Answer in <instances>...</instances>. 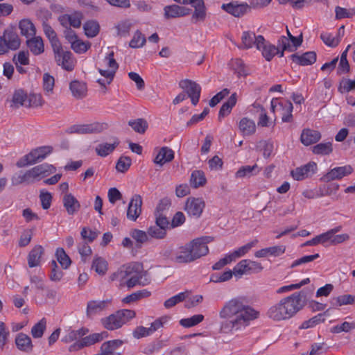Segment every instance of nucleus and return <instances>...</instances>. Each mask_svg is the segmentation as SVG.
Segmentation results:
<instances>
[{"mask_svg": "<svg viewBox=\"0 0 355 355\" xmlns=\"http://www.w3.org/2000/svg\"><path fill=\"white\" fill-rule=\"evenodd\" d=\"M223 321L220 332L232 334L250 326L252 321L258 319L260 312L248 304L246 297L237 296L225 302L218 313Z\"/></svg>", "mask_w": 355, "mask_h": 355, "instance_id": "obj_1", "label": "nucleus"}, {"mask_svg": "<svg viewBox=\"0 0 355 355\" xmlns=\"http://www.w3.org/2000/svg\"><path fill=\"white\" fill-rule=\"evenodd\" d=\"M306 301V296L303 291L295 292L270 306L266 314L275 321L288 320L303 309Z\"/></svg>", "mask_w": 355, "mask_h": 355, "instance_id": "obj_2", "label": "nucleus"}, {"mask_svg": "<svg viewBox=\"0 0 355 355\" xmlns=\"http://www.w3.org/2000/svg\"><path fill=\"white\" fill-rule=\"evenodd\" d=\"M111 281H119L128 278L126 286L131 288L136 285L146 286L150 284V279L147 277V272L144 270L143 264L139 262L130 263L123 266L117 271L110 275Z\"/></svg>", "mask_w": 355, "mask_h": 355, "instance_id": "obj_3", "label": "nucleus"}, {"mask_svg": "<svg viewBox=\"0 0 355 355\" xmlns=\"http://www.w3.org/2000/svg\"><path fill=\"white\" fill-rule=\"evenodd\" d=\"M53 151V148L44 146L31 150L29 153L20 158L16 163L18 168L33 165L44 159Z\"/></svg>", "mask_w": 355, "mask_h": 355, "instance_id": "obj_4", "label": "nucleus"}, {"mask_svg": "<svg viewBox=\"0 0 355 355\" xmlns=\"http://www.w3.org/2000/svg\"><path fill=\"white\" fill-rule=\"evenodd\" d=\"M270 107L272 112H279L280 114L283 122L290 123L293 121V106L290 101L282 98H273L270 101Z\"/></svg>", "mask_w": 355, "mask_h": 355, "instance_id": "obj_5", "label": "nucleus"}, {"mask_svg": "<svg viewBox=\"0 0 355 355\" xmlns=\"http://www.w3.org/2000/svg\"><path fill=\"white\" fill-rule=\"evenodd\" d=\"M213 241L214 237L205 236L195 239L187 243L193 261L209 253L207 244Z\"/></svg>", "mask_w": 355, "mask_h": 355, "instance_id": "obj_6", "label": "nucleus"}, {"mask_svg": "<svg viewBox=\"0 0 355 355\" xmlns=\"http://www.w3.org/2000/svg\"><path fill=\"white\" fill-rule=\"evenodd\" d=\"M55 171L56 168L54 166L47 163L35 166L25 171L27 177L28 184L38 182L55 173Z\"/></svg>", "mask_w": 355, "mask_h": 355, "instance_id": "obj_7", "label": "nucleus"}, {"mask_svg": "<svg viewBox=\"0 0 355 355\" xmlns=\"http://www.w3.org/2000/svg\"><path fill=\"white\" fill-rule=\"evenodd\" d=\"M55 171L56 168L54 166L47 163L35 166L25 171L27 177L28 184L38 182L55 173Z\"/></svg>", "mask_w": 355, "mask_h": 355, "instance_id": "obj_8", "label": "nucleus"}, {"mask_svg": "<svg viewBox=\"0 0 355 355\" xmlns=\"http://www.w3.org/2000/svg\"><path fill=\"white\" fill-rule=\"evenodd\" d=\"M55 60L58 66H60L67 71H72L76 65L73 54L69 51H64L62 46L53 50Z\"/></svg>", "mask_w": 355, "mask_h": 355, "instance_id": "obj_9", "label": "nucleus"}, {"mask_svg": "<svg viewBox=\"0 0 355 355\" xmlns=\"http://www.w3.org/2000/svg\"><path fill=\"white\" fill-rule=\"evenodd\" d=\"M107 336V332L103 331L101 333H94L89 336H84L82 338L73 343L69 347V351L77 352L85 347H89L97 343L102 341Z\"/></svg>", "mask_w": 355, "mask_h": 355, "instance_id": "obj_10", "label": "nucleus"}, {"mask_svg": "<svg viewBox=\"0 0 355 355\" xmlns=\"http://www.w3.org/2000/svg\"><path fill=\"white\" fill-rule=\"evenodd\" d=\"M104 128V125L98 122L89 124H75L69 128L67 132L80 135L94 134L102 132Z\"/></svg>", "mask_w": 355, "mask_h": 355, "instance_id": "obj_11", "label": "nucleus"}, {"mask_svg": "<svg viewBox=\"0 0 355 355\" xmlns=\"http://www.w3.org/2000/svg\"><path fill=\"white\" fill-rule=\"evenodd\" d=\"M179 86L187 92L192 104L196 105L200 97V85L193 80L185 79L179 83Z\"/></svg>", "mask_w": 355, "mask_h": 355, "instance_id": "obj_12", "label": "nucleus"}, {"mask_svg": "<svg viewBox=\"0 0 355 355\" xmlns=\"http://www.w3.org/2000/svg\"><path fill=\"white\" fill-rule=\"evenodd\" d=\"M317 171V164L313 162H309L303 166L297 167L291 171V175L297 181L305 180Z\"/></svg>", "mask_w": 355, "mask_h": 355, "instance_id": "obj_13", "label": "nucleus"}, {"mask_svg": "<svg viewBox=\"0 0 355 355\" xmlns=\"http://www.w3.org/2000/svg\"><path fill=\"white\" fill-rule=\"evenodd\" d=\"M257 49L261 51L263 57L267 61L272 60L278 53V47L267 42L262 35H258Z\"/></svg>", "mask_w": 355, "mask_h": 355, "instance_id": "obj_14", "label": "nucleus"}, {"mask_svg": "<svg viewBox=\"0 0 355 355\" xmlns=\"http://www.w3.org/2000/svg\"><path fill=\"white\" fill-rule=\"evenodd\" d=\"M205 207V201L200 198H189L185 205V211L190 216L199 218Z\"/></svg>", "mask_w": 355, "mask_h": 355, "instance_id": "obj_15", "label": "nucleus"}, {"mask_svg": "<svg viewBox=\"0 0 355 355\" xmlns=\"http://www.w3.org/2000/svg\"><path fill=\"white\" fill-rule=\"evenodd\" d=\"M142 199L140 195L135 194L131 198L127 210V218L135 221L141 214Z\"/></svg>", "mask_w": 355, "mask_h": 355, "instance_id": "obj_16", "label": "nucleus"}, {"mask_svg": "<svg viewBox=\"0 0 355 355\" xmlns=\"http://www.w3.org/2000/svg\"><path fill=\"white\" fill-rule=\"evenodd\" d=\"M110 300H90L87 302L86 309V315L89 318H94L96 315L100 314L105 311L110 304Z\"/></svg>", "mask_w": 355, "mask_h": 355, "instance_id": "obj_17", "label": "nucleus"}, {"mask_svg": "<svg viewBox=\"0 0 355 355\" xmlns=\"http://www.w3.org/2000/svg\"><path fill=\"white\" fill-rule=\"evenodd\" d=\"M221 8L236 17H240L248 12L250 6L247 3H239L238 1H232L229 3H223Z\"/></svg>", "mask_w": 355, "mask_h": 355, "instance_id": "obj_18", "label": "nucleus"}, {"mask_svg": "<svg viewBox=\"0 0 355 355\" xmlns=\"http://www.w3.org/2000/svg\"><path fill=\"white\" fill-rule=\"evenodd\" d=\"M352 172L353 168L350 165L338 166L331 169L323 176V179L327 182L340 180L343 178L350 175Z\"/></svg>", "mask_w": 355, "mask_h": 355, "instance_id": "obj_19", "label": "nucleus"}, {"mask_svg": "<svg viewBox=\"0 0 355 355\" xmlns=\"http://www.w3.org/2000/svg\"><path fill=\"white\" fill-rule=\"evenodd\" d=\"M191 251L188 244L180 246L175 249L173 262L179 264H187L193 262Z\"/></svg>", "mask_w": 355, "mask_h": 355, "instance_id": "obj_20", "label": "nucleus"}, {"mask_svg": "<svg viewBox=\"0 0 355 355\" xmlns=\"http://www.w3.org/2000/svg\"><path fill=\"white\" fill-rule=\"evenodd\" d=\"M316 53L314 51H307L302 55L298 53H293L290 55L291 60L300 65V66H308L311 65L316 61Z\"/></svg>", "mask_w": 355, "mask_h": 355, "instance_id": "obj_21", "label": "nucleus"}, {"mask_svg": "<svg viewBox=\"0 0 355 355\" xmlns=\"http://www.w3.org/2000/svg\"><path fill=\"white\" fill-rule=\"evenodd\" d=\"M9 50L15 51L21 44V40L18 34L12 29H6L1 35Z\"/></svg>", "mask_w": 355, "mask_h": 355, "instance_id": "obj_22", "label": "nucleus"}, {"mask_svg": "<svg viewBox=\"0 0 355 355\" xmlns=\"http://www.w3.org/2000/svg\"><path fill=\"white\" fill-rule=\"evenodd\" d=\"M321 139V134L319 131L305 128L302 131L300 141L306 146L317 143Z\"/></svg>", "mask_w": 355, "mask_h": 355, "instance_id": "obj_23", "label": "nucleus"}, {"mask_svg": "<svg viewBox=\"0 0 355 355\" xmlns=\"http://www.w3.org/2000/svg\"><path fill=\"white\" fill-rule=\"evenodd\" d=\"M191 10L176 4L166 6L164 8V15L166 18H175L188 15Z\"/></svg>", "mask_w": 355, "mask_h": 355, "instance_id": "obj_24", "label": "nucleus"}, {"mask_svg": "<svg viewBox=\"0 0 355 355\" xmlns=\"http://www.w3.org/2000/svg\"><path fill=\"white\" fill-rule=\"evenodd\" d=\"M62 202L69 215H74L80 208L79 201L71 193H66L63 196Z\"/></svg>", "mask_w": 355, "mask_h": 355, "instance_id": "obj_25", "label": "nucleus"}, {"mask_svg": "<svg viewBox=\"0 0 355 355\" xmlns=\"http://www.w3.org/2000/svg\"><path fill=\"white\" fill-rule=\"evenodd\" d=\"M26 45L30 51L35 55H39L44 53V45L40 36H33L26 40Z\"/></svg>", "mask_w": 355, "mask_h": 355, "instance_id": "obj_26", "label": "nucleus"}, {"mask_svg": "<svg viewBox=\"0 0 355 355\" xmlns=\"http://www.w3.org/2000/svg\"><path fill=\"white\" fill-rule=\"evenodd\" d=\"M174 158V152L168 147L161 148L156 157L154 162L159 166H163L165 163L171 162Z\"/></svg>", "mask_w": 355, "mask_h": 355, "instance_id": "obj_27", "label": "nucleus"}, {"mask_svg": "<svg viewBox=\"0 0 355 355\" xmlns=\"http://www.w3.org/2000/svg\"><path fill=\"white\" fill-rule=\"evenodd\" d=\"M42 28L46 37L49 40L52 50L61 46L62 44L58 37L57 33L48 23L44 22Z\"/></svg>", "mask_w": 355, "mask_h": 355, "instance_id": "obj_28", "label": "nucleus"}, {"mask_svg": "<svg viewBox=\"0 0 355 355\" xmlns=\"http://www.w3.org/2000/svg\"><path fill=\"white\" fill-rule=\"evenodd\" d=\"M119 141L115 138L113 143H101L97 145L95 148L96 154L102 157H105L112 153L114 149L119 146Z\"/></svg>", "mask_w": 355, "mask_h": 355, "instance_id": "obj_29", "label": "nucleus"}, {"mask_svg": "<svg viewBox=\"0 0 355 355\" xmlns=\"http://www.w3.org/2000/svg\"><path fill=\"white\" fill-rule=\"evenodd\" d=\"M89 333V329L86 327H82L77 330H69L67 334L62 337V341L65 343L76 342L84 336Z\"/></svg>", "mask_w": 355, "mask_h": 355, "instance_id": "obj_30", "label": "nucleus"}, {"mask_svg": "<svg viewBox=\"0 0 355 355\" xmlns=\"http://www.w3.org/2000/svg\"><path fill=\"white\" fill-rule=\"evenodd\" d=\"M44 253V248L42 245H35L29 252L28 263L29 267L33 268L40 265L42 255Z\"/></svg>", "mask_w": 355, "mask_h": 355, "instance_id": "obj_31", "label": "nucleus"}, {"mask_svg": "<svg viewBox=\"0 0 355 355\" xmlns=\"http://www.w3.org/2000/svg\"><path fill=\"white\" fill-rule=\"evenodd\" d=\"M239 128L244 137L252 135L256 131V125L254 121L247 117H243L240 120Z\"/></svg>", "mask_w": 355, "mask_h": 355, "instance_id": "obj_32", "label": "nucleus"}, {"mask_svg": "<svg viewBox=\"0 0 355 355\" xmlns=\"http://www.w3.org/2000/svg\"><path fill=\"white\" fill-rule=\"evenodd\" d=\"M19 28L21 35L25 36L27 40L35 36L36 34L35 26L29 19H21L19 23Z\"/></svg>", "mask_w": 355, "mask_h": 355, "instance_id": "obj_33", "label": "nucleus"}, {"mask_svg": "<svg viewBox=\"0 0 355 355\" xmlns=\"http://www.w3.org/2000/svg\"><path fill=\"white\" fill-rule=\"evenodd\" d=\"M15 344L17 348L25 352H30L33 349L31 338L25 334L20 333L15 338Z\"/></svg>", "mask_w": 355, "mask_h": 355, "instance_id": "obj_34", "label": "nucleus"}, {"mask_svg": "<svg viewBox=\"0 0 355 355\" xmlns=\"http://www.w3.org/2000/svg\"><path fill=\"white\" fill-rule=\"evenodd\" d=\"M330 304L336 308L343 305L353 304L355 302V296L352 295H343L330 299Z\"/></svg>", "mask_w": 355, "mask_h": 355, "instance_id": "obj_35", "label": "nucleus"}, {"mask_svg": "<svg viewBox=\"0 0 355 355\" xmlns=\"http://www.w3.org/2000/svg\"><path fill=\"white\" fill-rule=\"evenodd\" d=\"M69 88L73 96L76 98H83L86 96L87 86L84 83L73 80L71 82Z\"/></svg>", "mask_w": 355, "mask_h": 355, "instance_id": "obj_36", "label": "nucleus"}, {"mask_svg": "<svg viewBox=\"0 0 355 355\" xmlns=\"http://www.w3.org/2000/svg\"><path fill=\"white\" fill-rule=\"evenodd\" d=\"M103 326L107 330H115L122 327L121 322L116 316V312L101 319Z\"/></svg>", "mask_w": 355, "mask_h": 355, "instance_id": "obj_37", "label": "nucleus"}, {"mask_svg": "<svg viewBox=\"0 0 355 355\" xmlns=\"http://www.w3.org/2000/svg\"><path fill=\"white\" fill-rule=\"evenodd\" d=\"M257 38L254 33L251 31H244L241 36L242 46L243 49H250L255 46L257 49Z\"/></svg>", "mask_w": 355, "mask_h": 355, "instance_id": "obj_38", "label": "nucleus"}, {"mask_svg": "<svg viewBox=\"0 0 355 355\" xmlns=\"http://www.w3.org/2000/svg\"><path fill=\"white\" fill-rule=\"evenodd\" d=\"M236 94L234 93L230 96L227 101L224 103L221 106L218 112V118L221 119L228 115L231 112L233 107L236 105Z\"/></svg>", "mask_w": 355, "mask_h": 355, "instance_id": "obj_39", "label": "nucleus"}, {"mask_svg": "<svg viewBox=\"0 0 355 355\" xmlns=\"http://www.w3.org/2000/svg\"><path fill=\"white\" fill-rule=\"evenodd\" d=\"M260 171L258 166L257 164H254L253 166H243L241 167L236 173L235 175L237 178H243L245 177H251L252 175H257Z\"/></svg>", "mask_w": 355, "mask_h": 355, "instance_id": "obj_40", "label": "nucleus"}, {"mask_svg": "<svg viewBox=\"0 0 355 355\" xmlns=\"http://www.w3.org/2000/svg\"><path fill=\"white\" fill-rule=\"evenodd\" d=\"M207 182L205 173L202 171L196 170L191 173L190 184L193 188H198L205 184Z\"/></svg>", "mask_w": 355, "mask_h": 355, "instance_id": "obj_41", "label": "nucleus"}, {"mask_svg": "<svg viewBox=\"0 0 355 355\" xmlns=\"http://www.w3.org/2000/svg\"><path fill=\"white\" fill-rule=\"evenodd\" d=\"M351 45L349 44L345 50L341 53L340 62L338 67L337 69V73L338 75H342L347 73L349 71L350 67L349 64L347 61V52L349 49H350Z\"/></svg>", "mask_w": 355, "mask_h": 355, "instance_id": "obj_42", "label": "nucleus"}, {"mask_svg": "<svg viewBox=\"0 0 355 355\" xmlns=\"http://www.w3.org/2000/svg\"><path fill=\"white\" fill-rule=\"evenodd\" d=\"M83 29L87 37H94L98 34L100 26L96 21L89 20L84 24Z\"/></svg>", "mask_w": 355, "mask_h": 355, "instance_id": "obj_43", "label": "nucleus"}, {"mask_svg": "<svg viewBox=\"0 0 355 355\" xmlns=\"http://www.w3.org/2000/svg\"><path fill=\"white\" fill-rule=\"evenodd\" d=\"M333 151L332 143L331 141L326 143H320L312 148V152L315 155H328Z\"/></svg>", "mask_w": 355, "mask_h": 355, "instance_id": "obj_44", "label": "nucleus"}, {"mask_svg": "<svg viewBox=\"0 0 355 355\" xmlns=\"http://www.w3.org/2000/svg\"><path fill=\"white\" fill-rule=\"evenodd\" d=\"M248 259L240 261L233 268V273L236 278L240 279L243 275L249 274Z\"/></svg>", "mask_w": 355, "mask_h": 355, "instance_id": "obj_45", "label": "nucleus"}, {"mask_svg": "<svg viewBox=\"0 0 355 355\" xmlns=\"http://www.w3.org/2000/svg\"><path fill=\"white\" fill-rule=\"evenodd\" d=\"M151 293L146 289L138 291L124 297L122 302L125 304H130L137 302L142 298L149 297Z\"/></svg>", "mask_w": 355, "mask_h": 355, "instance_id": "obj_46", "label": "nucleus"}, {"mask_svg": "<svg viewBox=\"0 0 355 355\" xmlns=\"http://www.w3.org/2000/svg\"><path fill=\"white\" fill-rule=\"evenodd\" d=\"M132 26V23L130 19L120 21L116 26V34L121 37H126L129 35L130 31Z\"/></svg>", "mask_w": 355, "mask_h": 355, "instance_id": "obj_47", "label": "nucleus"}, {"mask_svg": "<svg viewBox=\"0 0 355 355\" xmlns=\"http://www.w3.org/2000/svg\"><path fill=\"white\" fill-rule=\"evenodd\" d=\"M130 235L137 242V248H141L142 245L148 241V232L144 231L133 229L130 231Z\"/></svg>", "mask_w": 355, "mask_h": 355, "instance_id": "obj_48", "label": "nucleus"}, {"mask_svg": "<svg viewBox=\"0 0 355 355\" xmlns=\"http://www.w3.org/2000/svg\"><path fill=\"white\" fill-rule=\"evenodd\" d=\"M128 125L136 132L139 134H144L147 130L148 125L147 121L144 119H137L136 120H130Z\"/></svg>", "mask_w": 355, "mask_h": 355, "instance_id": "obj_49", "label": "nucleus"}, {"mask_svg": "<svg viewBox=\"0 0 355 355\" xmlns=\"http://www.w3.org/2000/svg\"><path fill=\"white\" fill-rule=\"evenodd\" d=\"M55 256L58 261L60 263L62 268L67 269L70 266L71 263V259L67 254L63 248H58L55 252Z\"/></svg>", "mask_w": 355, "mask_h": 355, "instance_id": "obj_50", "label": "nucleus"}, {"mask_svg": "<svg viewBox=\"0 0 355 355\" xmlns=\"http://www.w3.org/2000/svg\"><path fill=\"white\" fill-rule=\"evenodd\" d=\"M116 313L122 326L136 316L135 311L130 309H121L116 311Z\"/></svg>", "mask_w": 355, "mask_h": 355, "instance_id": "obj_51", "label": "nucleus"}, {"mask_svg": "<svg viewBox=\"0 0 355 355\" xmlns=\"http://www.w3.org/2000/svg\"><path fill=\"white\" fill-rule=\"evenodd\" d=\"M324 316V313H318L309 320L304 321L300 325V329H306L314 327L318 324L323 322L325 320Z\"/></svg>", "mask_w": 355, "mask_h": 355, "instance_id": "obj_52", "label": "nucleus"}, {"mask_svg": "<svg viewBox=\"0 0 355 355\" xmlns=\"http://www.w3.org/2000/svg\"><path fill=\"white\" fill-rule=\"evenodd\" d=\"M204 320V315L202 314H197L188 318L181 319L180 324L186 328H189L197 325Z\"/></svg>", "mask_w": 355, "mask_h": 355, "instance_id": "obj_53", "label": "nucleus"}, {"mask_svg": "<svg viewBox=\"0 0 355 355\" xmlns=\"http://www.w3.org/2000/svg\"><path fill=\"white\" fill-rule=\"evenodd\" d=\"M92 267L98 274L103 275L107 270V263L104 259L97 257L94 259Z\"/></svg>", "mask_w": 355, "mask_h": 355, "instance_id": "obj_54", "label": "nucleus"}, {"mask_svg": "<svg viewBox=\"0 0 355 355\" xmlns=\"http://www.w3.org/2000/svg\"><path fill=\"white\" fill-rule=\"evenodd\" d=\"M46 321L44 318L41 319L37 323H36L31 329V334L35 338H41L46 329Z\"/></svg>", "mask_w": 355, "mask_h": 355, "instance_id": "obj_55", "label": "nucleus"}, {"mask_svg": "<svg viewBox=\"0 0 355 355\" xmlns=\"http://www.w3.org/2000/svg\"><path fill=\"white\" fill-rule=\"evenodd\" d=\"M146 42V39L144 35H143L141 31L137 30L135 33L132 39L130 42L129 45L131 48H140L145 44Z\"/></svg>", "mask_w": 355, "mask_h": 355, "instance_id": "obj_56", "label": "nucleus"}, {"mask_svg": "<svg viewBox=\"0 0 355 355\" xmlns=\"http://www.w3.org/2000/svg\"><path fill=\"white\" fill-rule=\"evenodd\" d=\"M91 46L89 42H83L79 39H77L73 42H71V47L76 53H84Z\"/></svg>", "mask_w": 355, "mask_h": 355, "instance_id": "obj_57", "label": "nucleus"}, {"mask_svg": "<svg viewBox=\"0 0 355 355\" xmlns=\"http://www.w3.org/2000/svg\"><path fill=\"white\" fill-rule=\"evenodd\" d=\"M44 103L42 96L40 94H30L27 96L26 107H37L42 106Z\"/></svg>", "mask_w": 355, "mask_h": 355, "instance_id": "obj_58", "label": "nucleus"}, {"mask_svg": "<svg viewBox=\"0 0 355 355\" xmlns=\"http://www.w3.org/2000/svg\"><path fill=\"white\" fill-rule=\"evenodd\" d=\"M27 94L25 93V92L23 89H17L15 90L13 95H12V102L19 105H24L26 104L27 101Z\"/></svg>", "mask_w": 355, "mask_h": 355, "instance_id": "obj_59", "label": "nucleus"}, {"mask_svg": "<svg viewBox=\"0 0 355 355\" xmlns=\"http://www.w3.org/2000/svg\"><path fill=\"white\" fill-rule=\"evenodd\" d=\"M148 234L157 239H163L166 236V230L155 225L148 228Z\"/></svg>", "mask_w": 355, "mask_h": 355, "instance_id": "obj_60", "label": "nucleus"}, {"mask_svg": "<svg viewBox=\"0 0 355 355\" xmlns=\"http://www.w3.org/2000/svg\"><path fill=\"white\" fill-rule=\"evenodd\" d=\"M320 38L326 45L331 47L337 46L340 42L338 37H334L331 33H321Z\"/></svg>", "mask_w": 355, "mask_h": 355, "instance_id": "obj_61", "label": "nucleus"}, {"mask_svg": "<svg viewBox=\"0 0 355 355\" xmlns=\"http://www.w3.org/2000/svg\"><path fill=\"white\" fill-rule=\"evenodd\" d=\"M355 329L354 322H344L340 324L334 326L331 331L334 334H339L341 332H349Z\"/></svg>", "mask_w": 355, "mask_h": 355, "instance_id": "obj_62", "label": "nucleus"}, {"mask_svg": "<svg viewBox=\"0 0 355 355\" xmlns=\"http://www.w3.org/2000/svg\"><path fill=\"white\" fill-rule=\"evenodd\" d=\"M207 17V9L205 8H201L194 9L191 16V21L193 24H197L198 22L204 21Z\"/></svg>", "mask_w": 355, "mask_h": 355, "instance_id": "obj_63", "label": "nucleus"}, {"mask_svg": "<svg viewBox=\"0 0 355 355\" xmlns=\"http://www.w3.org/2000/svg\"><path fill=\"white\" fill-rule=\"evenodd\" d=\"M131 159L128 157H121L116 165V168L118 171L124 173L128 170L131 166Z\"/></svg>", "mask_w": 355, "mask_h": 355, "instance_id": "obj_64", "label": "nucleus"}]
</instances>
